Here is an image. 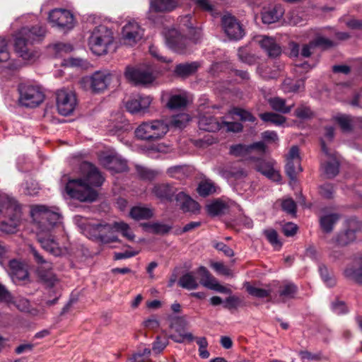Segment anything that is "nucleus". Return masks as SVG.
I'll use <instances>...</instances> for the list:
<instances>
[{
    "instance_id": "nucleus-37",
    "label": "nucleus",
    "mask_w": 362,
    "mask_h": 362,
    "mask_svg": "<svg viewBox=\"0 0 362 362\" xmlns=\"http://www.w3.org/2000/svg\"><path fill=\"white\" fill-rule=\"evenodd\" d=\"M304 81H293L291 78H286L282 83V89L285 93H298L304 90Z\"/></svg>"
},
{
    "instance_id": "nucleus-57",
    "label": "nucleus",
    "mask_w": 362,
    "mask_h": 362,
    "mask_svg": "<svg viewBox=\"0 0 362 362\" xmlns=\"http://www.w3.org/2000/svg\"><path fill=\"white\" fill-rule=\"evenodd\" d=\"M250 153L249 146L244 144H236L231 146L230 153L235 156H244Z\"/></svg>"
},
{
    "instance_id": "nucleus-7",
    "label": "nucleus",
    "mask_w": 362,
    "mask_h": 362,
    "mask_svg": "<svg viewBox=\"0 0 362 362\" xmlns=\"http://www.w3.org/2000/svg\"><path fill=\"white\" fill-rule=\"evenodd\" d=\"M112 80V74L108 70L95 71L92 75L81 78L80 84L87 90L99 93L107 88Z\"/></svg>"
},
{
    "instance_id": "nucleus-60",
    "label": "nucleus",
    "mask_w": 362,
    "mask_h": 362,
    "mask_svg": "<svg viewBox=\"0 0 362 362\" xmlns=\"http://www.w3.org/2000/svg\"><path fill=\"white\" fill-rule=\"evenodd\" d=\"M168 340L166 337L158 336L153 343L152 350L156 354H160L168 345Z\"/></svg>"
},
{
    "instance_id": "nucleus-25",
    "label": "nucleus",
    "mask_w": 362,
    "mask_h": 362,
    "mask_svg": "<svg viewBox=\"0 0 362 362\" xmlns=\"http://www.w3.org/2000/svg\"><path fill=\"white\" fill-rule=\"evenodd\" d=\"M258 42L269 57H276L281 54V47L274 38L267 35L259 37Z\"/></svg>"
},
{
    "instance_id": "nucleus-29",
    "label": "nucleus",
    "mask_w": 362,
    "mask_h": 362,
    "mask_svg": "<svg viewBox=\"0 0 362 362\" xmlns=\"http://www.w3.org/2000/svg\"><path fill=\"white\" fill-rule=\"evenodd\" d=\"M198 124L200 129L206 132H216L221 129V122L210 115L201 116Z\"/></svg>"
},
{
    "instance_id": "nucleus-40",
    "label": "nucleus",
    "mask_w": 362,
    "mask_h": 362,
    "mask_svg": "<svg viewBox=\"0 0 362 362\" xmlns=\"http://www.w3.org/2000/svg\"><path fill=\"white\" fill-rule=\"evenodd\" d=\"M130 216L136 220L146 219L153 216V212L148 208L135 206L131 209Z\"/></svg>"
},
{
    "instance_id": "nucleus-46",
    "label": "nucleus",
    "mask_w": 362,
    "mask_h": 362,
    "mask_svg": "<svg viewBox=\"0 0 362 362\" xmlns=\"http://www.w3.org/2000/svg\"><path fill=\"white\" fill-rule=\"evenodd\" d=\"M136 169L139 176L144 180H152L159 175L158 171L151 170L141 165H136Z\"/></svg>"
},
{
    "instance_id": "nucleus-38",
    "label": "nucleus",
    "mask_w": 362,
    "mask_h": 362,
    "mask_svg": "<svg viewBox=\"0 0 362 362\" xmlns=\"http://www.w3.org/2000/svg\"><path fill=\"white\" fill-rule=\"evenodd\" d=\"M189 119L190 117L189 115L186 113H180L174 115L171 117L169 124H168V128L171 127L179 129H183L186 127Z\"/></svg>"
},
{
    "instance_id": "nucleus-33",
    "label": "nucleus",
    "mask_w": 362,
    "mask_h": 362,
    "mask_svg": "<svg viewBox=\"0 0 362 362\" xmlns=\"http://www.w3.org/2000/svg\"><path fill=\"white\" fill-rule=\"evenodd\" d=\"M268 103L270 107L276 112H281L282 114H287L291 112V109L294 106V104L286 105V100L279 98L274 97L268 99Z\"/></svg>"
},
{
    "instance_id": "nucleus-28",
    "label": "nucleus",
    "mask_w": 362,
    "mask_h": 362,
    "mask_svg": "<svg viewBox=\"0 0 362 362\" xmlns=\"http://www.w3.org/2000/svg\"><path fill=\"white\" fill-rule=\"evenodd\" d=\"M175 200L177 205L184 211L196 212L199 210V204L183 192H180L176 194Z\"/></svg>"
},
{
    "instance_id": "nucleus-17",
    "label": "nucleus",
    "mask_w": 362,
    "mask_h": 362,
    "mask_svg": "<svg viewBox=\"0 0 362 362\" xmlns=\"http://www.w3.org/2000/svg\"><path fill=\"white\" fill-rule=\"evenodd\" d=\"M144 35V30L134 21H129L122 28V36L124 44L132 46Z\"/></svg>"
},
{
    "instance_id": "nucleus-55",
    "label": "nucleus",
    "mask_w": 362,
    "mask_h": 362,
    "mask_svg": "<svg viewBox=\"0 0 362 362\" xmlns=\"http://www.w3.org/2000/svg\"><path fill=\"white\" fill-rule=\"evenodd\" d=\"M320 274L324 281V282L329 287L335 285V279L330 274L328 269L325 265H320L319 267Z\"/></svg>"
},
{
    "instance_id": "nucleus-26",
    "label": "nucleus",
    "mask_w": 362,
    "mask_h": 362,
    "mask_svg": "<svg viewBox=\"0 0 362 362\" xmlns=\"http://www.w3.org/2000/svg\"><path fill=\"white\" fill-rule=\"evenodd\" d=\"M103 165L107 169L119 173L127 170V161L117 156L108 155L101 158Z\"/></svg>"
},
{
    "instance_id": "nucleus-49",
    "label": "nucleus",
    "mask_w": 362,
    "mask_h": 362,
    "mask_svg": "<svg viewBox=\"0 0 362 362\" xmlns=\"http://www.w3.org/2000/svg\"><path fill=\"white\" fill-rule=\"evenodd\" d=\"M312 45H314L315 47L327 49L334 47L335 43L332 40L317 34L315 38L312 40Z\"/></svg>"
},
{
    "instance_id": "nucleus-15",
    "label": "nucleus",
    "mask_w": 362,
    "mask_h": 362,
    "mask_svg": "<svg viewBox=\"0 0 362 362\" xmlns=\"http://www.w3.org/2000/svg\"><path fill=\"white\" fill-rule=\"evenodd\" d=\"M124 76L128 81L136 85H146L154 81L152 73L141 67L127 66Z\"/></svg>"
},
{
    "instance_id": "nucleus-19",
    "label": "nucleus",
    "mask_w": 362,
    "mask_h": 362,
    "mask_svg": "<svg viewBox=\"0 0 362 362\" xmlns=\"http://www.w3.org/2000/svg\"><path fill=\"white\" fill-rule=\"evenodd\" d=\"M250 160L255 162V168L257 171L274 182H279L281 181V175L279 172L274 168L273 161L266 160L262 158H255L254 157H251Z\"/></svg>"
},
{
    "instance_id": "nucleus-22",
    "label": "nucleus",
    "mask_w": 362,
    "mask_h": 362,
    "mask_svg": "<svg viewBox=\"0 0 362 362\" xmlns=\"http://www.w3.org/2000/svg\"><path fill=\"white\" fill-rule=\"evenodd\" d=\"M152 193L161 201L172 202L174 196L175 197L178 192L173 185L158 183L152 188Z\"/></svg>"
},
{
    "instance_id": "nucleus-10",
    "label": "nucleus",
    "mask_w": 362,
    "mask_h": 362,
    "mask_svg": "<svg viewBox=\"0 0 362 362\" xmlns=\"http://www.w3.org/2000/svg\"><path fill=\"white\" fill-rule=\"evenodd\" d=\"M30 252L33 255L35 262L40 264L37 269V274L40 279L48 286H54L57 279L52 271V263L45 259L33 247H30Z\"/></svg>"
},
{
    "instance_id": "nucleus-21",
    "label": "nucleus",
    "mask_w": 362,
    "mask_h": 362,
    "mask_svg": "<svg viewBox=\"0 0 362 362\" xmlns=\"http://www.w3.org/2000/svg\"><path fill=\"white\" fill-rule=\"evenodd\" d=\"M37 240L42 247L54 256H59L62 253V250L54 236L46 233L39 232L37 234Z\"/></svg>"
},
{
    "instance_id": "nucleus-48",
    "label": "nucleus",
    "mask_w": 362,
    "mask_h": 362,
    "mask_svg": "<svg viewBox=\"0 0 362 362\" xmlns=\"http://www.w3.org/2000/svg\"><path fill=\"white\" fill-rule=\"evenodd\" d=\"M336 122L339 124L343 132H350L352 129V119L349 115H341L335 117Z\"/></svg>"
},
{
    "instance_id": "nucleus-45",
    "label": "nucleus",
    "mask_w": 362,
    "mask_h": 362,
    "mask_svg": "<svg viewBox=\"0 0 362 362\" xmlns=\"http://www.w3.org/2000/svg\"><path fill=\"white\" fill-rule=\"evenodd\" d=\"M187 98L184 95L178 94L170 96L167 105L170 109H177L187 105Z\"/></svg>"
},
{
    "instance_id": "nucleus-44",
    "label": "nucleus",
    "mask_w": 362,
    "mask_h": 362,
    "mask_svg": "<svg viewBox=\"0 0 362 362\" xmlns=\"http://www.w3.org/2000/svg\"><path fill=\"white\" fill-rule=\"evenodd\" d=\"M298 287L293 283L288 282L279 288V296L284 298H293L297 293Z\"/></svg>"
},
{
    "instance_id": "nucleus-43",
    "label": "nucleus",
    "mask_w": 362,
    "mask_h": 362,
    "mask_svg": "<svg viewBox=\"0 0 362 362\" xmlns=\"http://www.w3.org/2000/svg\"><path fill=\"white\" fill-rule=\"evenodd\" d=\"M264 122H269L276 126H281L286 122V117L274 112H264L259 115Z\"/></svg>"
},
{
    "instance_id": "nucleus-42",
    "label": "nucleus",
    "mask_w": 362,
    "mask_h": 362,
    "mask_svg": "<svg viewBox=\"0 0 362 362\" xmlns=\"http://www.w3.org/2000/svg\"><path fill=\"white\" fill-rule=\"evenodd\" d=\"M244 286L247 293L255 298H264L269 297L271 294V290L253 286L248 282H246Z\"/></svg>"
},
{
    "instance_id": "nucleus-56",
    "label": "nucleus",
    "mask_w": 362,
    "mask_h": 362,
    "mask_svg": "<svg viewBox=\"0 0 362 362\" xmlns=\"http://www.w3.org/2000/svg\"><path fill=\"white\" fill-rule=\"evenodd\" d=\"M268 241L276 248L279 249L281 247V243L279 239L276 231L274 229H269L264 230Z\"/></svg>"
},
{
    "instance_id": "nucleus-1",
    "label": "nucleus",
    "mask_w": 362,
    "mask_h": 362,
    "mask_svg": "<svg viewBox=\"0 0 362 362\" xmlns=\"http://www.w3.org/2000/svg\"><path fill=\"white\" fill-rule=\"evenodd\" d=\"M81 170L83 178L69 180L66 184V191L71 197L81 202H93L98 194L92 186H100L104 177L98 169L90 163H83Z\"/></svg>"
},
{
    "instance_id": "nucleus-6",
    "label": "nucleus",
    "mask_w": 362,
    "mask_h": 362,
    "mask_svg": "<svg viewBox=\"0 0 362 362\" xmlns=\"http://www.w3.org/2000/svg\"><path fill=\"white\" fill-rule=\"evenodd\" d=\"M168 132V124L155 119L141 124L135 130L136 136L141 140L155 141L163 138Z\"/></svg>"
},
{
    "instance_id": "nucleus-18",
    "label": "nucleus",
    "mask_w": 362,
    "mask_h": 362,
    "mask_svg": "<svg viewBox=\"0 0 362 362\" xmlns=\"http://www.w3.org/2000/svg\"><path fill=\"white\" fill-rule=\"evenodd\" d=\"M196 19L191 15L187 14L179 18V28L182 32H187L189 38L197 42L202 36L201 29L195 26Z\"/></svg>"
},
{
    "instance_id": "nucleus-27",
    "label": "nucleus",
    "mask_w": 362,
    "mask_h": 362,
    "mask_svg": "<svg viewBox=\"0 0 362 362\" xmlns=\"http://www.w3.org/2000/svg\"><path fill=\"white\" fill-rule=\"evenodd\" d=\"M180 0H150L149 13L169 12L176 8Z\"/></svg>"
},
{
    "instance_id": "nucleus-24",
    "label": "nucleus",
    "mask_w": 362,
    "mask_h": 362,
    "mask_svg": "<svg viewBox=\"0 0 362 362\" xmlns=\"http://www.w3.org/2000/svg\"><path fill=\"white\" fill-rule=\"evenodd\" d=\"M152 98L149 95H137L126 103V108L129 112L134 114L146 110L151 103Z\"/></svg>"
},
{
    "instance_id": "nucleus-58",
    "label": "nucleus",
    "mask_w": 362,
    "mask_h": 362,
    "mask_svg": "<svg viewBox=\"0 0 362 362\" xmlns=\"http://www.w3.org/2000/svg\"><path fill=\"white\" fill-rule=\"evenodd\" d=\"M40 190L38 183L35 180H27L25 183V187L23 192L30 196L36 195Z\"/></svg>"
},
{
    "instance_id": "nucleus-14",
    "label": "nucleus",
    "mask_w": 362,
    "mask_h": 362,
    "mask_svg": "<svg viewBox=\"0 0 362 362\" xmlns=\"http://www.w3.org/2000/svg\"><path fill=\"white\" fill-rule=\"evenodd\" d=\"M221 25L225 34L230 40H238L245 35L242 25L235 16L230 14H225L222 16Z\"/></svg>"
},
{
    "instance_id": "nucleus-12",
    "label": "nucleus",
    "mask_w": 362,
    "mask_h": 362,
    "mask_svg": "<svg viewBox=\"0 0 362 362\" xmlns=\"http://www.w3.org/2000/svg\"><path fill=\"white\" fill-rule=\"evenodd\" d=\"M76 105V97L69 90H59L57 92V107L59 114L67 116L73 112Z\"/></svg>"
},
{
    "instance_id": "nucleus-62",
    "label": "nucleus",
    "mask_w": 362,
    "mask_h": 362,
    "mask_svg": "<svg viewBox=\"0 0 362 362\" xmlns=\"http://www.w3.org/2000/svg\"><path fill=\"white\" fill-rule=\"evenodd\" d=\"M0 302L10 304L13 303V297L6 287L0 284Z\"/></svg>"
},
{
    "instance_id": "nucleus-41",
    "label": "nucleus",
    "mask_w": 362,
    "mask_h": 362,
    "mask_svg": "<svg viewBox=\"0 0 362 362\" xmlns=\"http://www.w3.org/2000/svg\"><path fill=\"white\" fill-rule=\"evenodd\" d=\"M145 227L148 232L158 235H165L172 228L169 225L158 222L145 224Z\"/></svg>"
},
{
    "instance_id": "nucleus-64",
    "label": "nucleus",
    "mask_w": 362,
    "mask_h": 362,
    "mask_svg": "<svg viewBox=\"0 0 362 362\" xmlns=\"http://www.w3.org/2000/svg\"><path fill=\"white\" fill-rule=\"evenodd\" d=\"M221 128H225L227 132H240L243 129V125L237 122H222Z\"/></svg>"
},
{
    "instance_id": "nucleus-63",
    "label": "nucleus",
    "mask_w": 362,
    "mask_h": 362,
    "mask_svg": "<svg viewBox=\"0 0 362 362\" xmlns=\"http://www.w3.org/2000/svg\"><path fill=\"white\" fill-rule=\"evenodd\" d=\"M282 209L286 213L295 216L296 213V205L292 199H286L281 203Z\"/></svg>"
},
{
    "instance_id": "nucleus-51",
    "label": "nucleus",
    "mask_w": 362,
    "mask_h": 362,
    "mask_svg": "<svg viewBox=\"0 0 362 362\" xmlns=\"http://www.w3.org/2000/svg\"><path fill=\"white\" fill-rule=\"evenodd\" d=\"M199 194L202 197H206L215 192V186L214 183L209 181L202 182L197 188Z\"/></svg>"
},
{
    "instance_id": "nucleus-52",
    "label": "nucleus",
    "mask_w": 362,
    "mask_h": 362,
    "mask_svg": "<svg viewBox=\"0 0 362 362\" xmlns=\"http://www.w3.org/2000/svg\"><path fill=\"white\" fill-rule=\"evenodd\" d=\"M230 113L238 116L243 122L247 121L255 122L256 121L255 117H254L250 112L241 108H233Z\"/></svg>"
},
{
    "instance_id": "nucleus-31",
    "label": "nucleus",
    "mask_w": 362,
    "mask_h": 362,
    "mask_svg": "<svg viewBox=\"0 0 362 362\" xmlns=\"http://www.w3.org/2000/svg\"><path fill=\"white\" fill-rule=\"evenodd\" d=\"M223 175L227 178H233L235 180H242L247 176V170L239 163H234L225 169Z\"/></svg>"
},
{
    "instance_id": "nucleus-20",
    "label": "nucleus",
    "mask_w": 362,
    "mask_h": 362,
    "mask_svg": "<svg viewBox=\"0 0 362 362\" xmlns=\"http://www.w3.org/2000/svg\"><path fill=\"white\" fill-rule=\"evenodd\" d=\"M8 273L15 284H21L29 280L27 266L18 260L11 259L9 261Z\"/></svg>"
},
{
    "instance_id": "nucleus-34",
    "label": "nucleus",
    "mask_w": 362,
    "mask_h": 362,
    "mask_svg": "<svg viewBox=\"0 0 362 362\" xmlns=\"http://www.w3.org/2000/svg\"><path fill=\"white\" fill-rule=\"evenodd\" d=\"M339 216L337 214H329L322 216L320 218V224L322 230L327 233H331L334 226L339 221Z\"/></svg>"
},
{
    "instance_id": "nucleus-13",
    "label": "nucleus",
    "mask_w": 362,
    "mask_h": 362,
    "mask_svg": "<svg viewBox=\"0 0 362 362\" xmlns=\"http://www.w3.org/2000/svg\"><path fill=\"white\" fill-rule=\"evenodd\" d=\"M5 219L0 223V230L5 233H14L17 231L21 223L22 211L21 206L17 204L11 211H6Z\"/></svg>"
},
{
    "instance_id": "nucleus-5",
    "label": "nucleus",
    "mask_w": 362,
    "mask_h": 362,
    "mask_svg": "<svg viewBox=\"0 0 362 362\" xmlns=\"http://www.w3.org/2000/svg\"><path fill=\"white\" fill-rule=\"evenodd\" d=\"M111 30L105 25L95 28L88 39V46L91 52L96 55L105 54L109 47L113 42Z\"/></svg>"
},
{
    "instance_id": "nucleus-23",
    "label": "nucleus",
    "mask_w": 362,
    "mask_h": 362,
    "mask_svg": "<svg viewBox=\"0 0 362 362\" xmlns=\"http://www.w3.org/2000/svg\"><path fill=\"white\" fill-rule=\"evenodd\" d=\"M322 151L329 159L322 166L323 172L327 178H333L339 173V163L337 159L332 156L323 141H321Z\"/></svg>"
},
{
    "instance_id": "nucleus-35",
    "label": "nucleus",
    "mask_w": 362,
    "mask_h": 362,
    "mask_svg": "<svg viewBox=\"0 0 362 362\" xmlns=\"http://www.w3.org/2000/svg\"><path fill=\"white\" fill-rule=\"evenodd\" d=\"M178 284L183 288L194 290L199 287V283L193 272H187L180 278Z\"/></svg>"
},
{
    "instance_id": "nucleus-39",
    "label": "nucleus",
    "mask_w": 362,
    "mask_h": 362,
    "mask_svg": "<svg viewBox=\"0 0 362 362\" xmlns=\"http://www.w3.org/2000/svg\"><path fill=\"white\" fill-rule=\"evenodd\" d=\"M227 205L223 202L216 199L206 206L207 212L211 216H218L223 214Z\"/></svg>"
},
{
    "instance_id": "nucleus-30",
    "label": "nucleus",
    "mask_w": 362,
    "mask_h": 362,
    "mask_svg": "<svg viewBox=\"0 0 362 362\" xmlns=\"http://www.w3.org/2000/svg\"><path fill=\"white\" fill-rule=\"evenodd\" d=\"M283 9L281 6H274L272 8L264 10L262 12V20L264 24H271L278 21L283 16Z\"/></svg>"
},
{
    "instance_id": "nucleus-54",
    "label": "nucleus",
    "mask_w": 362,
    "mask_h": 362,
    "mask_svg": "<svg viewBox=\"0 0 362 362\" xmlns=\"http://www.w3.org/2000/svg\"><path fill=\"white\" fill-rule=\"evenodd\" d=\"M18 202L13 198L9 197L8 196H0V212L10 210L13 207H16V204Z\"/></svg>"
},
{
    "instance_id": "nucleus-8",
    "label": "nucleus",
    "mask_w": 362,
    "mask_h": 362,
    "mask_svg": "<svg viewBox=\"0 0 362 362\" xmlns=\"http://www.w3.org/2000/svg\"><path fill=\"white\" fill-rule=\"evenodd\" d=\"M19 103L27 107H35L42 103L45 95L38 86L30 84H21L18 87Z\"/></svg>"
},
{
    "instance_id": "nucleus-2",
    "label": "nucleus",
    "mask_w": 362,
    "mask_h": 362,
    "mask_svg": "<svg viewBox=\"0 0 362 362\" xmlns=\"http://www.w3.org/2000/svg\"><path fill=\"white\" fill-rule=\"evenodd\" d=\"M74 221L81 233L89 239L102 243L118 241L115 223L112 225L103 221L89 220L81 216H74Z\"/></svg>"
},
{
    "instance_id": "nucleus-53",
    "label": "nucleus",
    "mask_w": 362,
    "mask_h": 362,
    "mask_svg": "<svg viewBox=\"0 0 362 362\" xmlns=\"http://www.w3.org/2000/svg\"><path fill=\"white\" fill-rule=\"evenodd\" d=\"M115 231H120L124 237L129 240H133L134 235L130 230L128 224L124 222H115Z\"/></svg>"
},
{
    "instance_id": "nucleus-4",
    "label": "nucleus",
    "mask_w": 362,
    "mask_h": 362,
    "mask_svg": "<svg viewBox=\"0 0 362 362\" xmlns=\"http://www.w3.org/2000/svg\"><path fill=\"white\" fill-rule=\"evenodd\" d=\"M30 214L33 221L42 233L49 232L54 226L60 223L61 215L48 209L45 205L33 206Z\"/></svg>"
},
{
    "instance_id": "nucleus-47",
    "label": "nucleus",
    "mask_w": 362,
    "mask_h": 362,
    "mask_svg": "<svg viewBox=\"0 0 362 362\" xmlns=\"http://www.w3.org/2000/svg\"><path fill=\"white\" fill-rule=\"evenodd\" d=\"M303 170L300 166V162L298 163V166L294 161L288 160L286 165V173L291 181H296L298 173Z\"/></svg>"
},
{
    "instance_id": "nucleus-50",
    "label": "nucleus",
    "mask_w": 362,
    "mask_h": 362,
    "mask_svg": "<svg viewBox=\"0 0 362 362\" xmlns=\"http://www.w3.org/2000/svg\"><path fill=\"white\" fill-rule=\"evenodd\" d=\"M294 115L300 119H308L313 117V112L310 107L300 105L296 109Z\"/></svg>"
},
{
    "instance_id": "nucleus-16",
    "label": "nucleus",
    "mask_w": 362,
    "mask_h": 362,
    "mask_svg": "<svg viewBox=\"0 0 362 362\" xmlns=\"http://www.w3.org/2000/svg\"><path fill=\"white\" fill-rule=\"evenodd\" d=\"M165 38L168 46L177 52H184L188 45V39L175 28L166 30Z\"/></svg>"
},
{
    "instance_id": "nucleus-36",
    "label": "nucleus",
    "mask_w": 362,
    "mask_h": 362,
    "mask_svg": "<svg viewBox=\"0 0 362 362\" xmlns=\"http://www.w3.org/2000/svg\"><path fill=\"white\" fill-rule=\"evenodd\" d=\"M197 273L201 276L200 281L199 282L203 286L211 289L217 280L214 277L209 270L203 266H201L197 269Z\"/></svg>"
},
{
    "instance_id": "nucleus-3",
    "label": "nucleus",
    "mask_w": 362,
    "mask_h": 362,
    "mask_svg": "<svg viewBox=\"0 0 362 362\" xmlns=\"http://www.w3.org/2000/svg\"><path fill=\"white\" fill-rule=\"evenodd\" d=\"M45 34V28L35 25L31 28L25 27L18 33L14 47L16 53L23 60L32 62L38 57V52L33 48V44Z\"/></svg>"
},
{
    "instance_id": "nucleus-59",
    "label": "nucleus",
    "mask_w": 362,
    "mask_h": 362,
    "mask_svg": "<svg viewBox=\"0 0 362 362\" xmlns=\"http://www.w3.org/2000/svg\"><path fill=\"white\" fill-rule=\"evenodd\" d=\"M9 59L7 41L4 37H0V62H6Z\"/></svg>"
},
{
    "instance_id": "nucleus-61",
    "label": "nucleus",
    "mask_w": 362,
    "mask_h": 362,
    "mask_svg": "<svg viewBox=\"0 0 362 362\" xmlns=\"http://www.w3.org/2000/svg\"><path fill=\"white\" fill-rule=\"evenodd\" d=\"M169 338L177 343H183L185 341H192L194 337L190 332H180L178 335L171 334Z\"/></svg>"
},
{
    "instance_id": "nucleus-32",
    "label": "nucleus",
    "mask_w": 362,
    "mask_h": 362,
    "mask_svg": "<svg viewBox=\"0 0 362 362\" xmlns=\"http://www.w3.org/2000/svg\"><path fill=\"white\" fill-rule=\"evenodd\" d=\"M199 67V64L197 62L182 63L175 66L174 72L178 76L187 77L195 73Z\"/></svg>"
},
{
    "instance_id": "nucleus-9",
    "label": "nucleus",
    "mask_w": 362,
    "mask_h": 362,
    "mask_svg": "<svg viewBox=\"0 0 362 362\" xmlns=\"http://www.w3.org/2000/svg\"><path fill=\"white\" fill-rule=\"evenodd\" d=\"M344 228V230L337 235L335 240H332L330 243L345 246L354 241L356 234L362 230V222L355 217H351L345 221Z\"/></svg>"
},
{
    "instance_id": "nucleus-11",
    "label": "nucleus",
    "mask_w": 362,
    "mask_h": 362,
    "mask_svg": "<svg viewBox=\"0 0 362 362\" xmlns=\"http://www.w3.org/2000/svg\"><path fill=\"white\" fill-rule=\"evenodd\" d=\"M49 21L53 27L66 31L74 26L73 14L66 9H54L49 14Z\"/></svg>"
}]
</instances>
